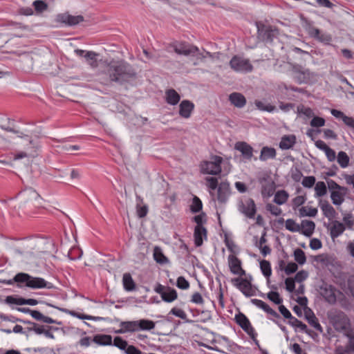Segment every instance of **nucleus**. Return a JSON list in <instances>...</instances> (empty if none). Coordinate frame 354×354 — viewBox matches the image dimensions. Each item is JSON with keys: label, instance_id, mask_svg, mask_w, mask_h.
I'll use <instances>...</instances> for the list:
<instances>
[{"label": "nucleus", "instance_id": "nucleus-22", "mask_svg": "<svg viewBox=\"0 0 354 354\" xmlns=\"http://www.w3.org/2000/svg\"><path fill=\"white\" fill-rule=\"evenodd\" d=\"M251 302L257 306L259 308L263 309L265 312H266L268 314L276 317L279 318V315L272 308H271L268 304L263 301L262 300L258 299H251Z\"/></svg>", "mask_w": 354, "mask_h": 354}, {"label": "nucleus", "instance_id": "nucleus-10", "mask_svg": "<svg viewBox=\"0 0 354 354\" xmlns=\"http://www.w3.org/2000/svg\"><path fill=\"white\" fill-rule=\"evenodd\" d=\"M308 34L311 37H313L319 42L327 45H329L333 39L331 35L322 32L319 29L315 27L309 28Z\"/></svg>", "mask_w": 354, "mask_h": 354}, {"label": "nucleus", "instance_id": "nucleus-8", "mask_svg": "<svg viewBox=\"0 0 354 354\" xmlns=\"http://www.w3.org/2000/svg\"><path fill=\"white\" fill-rule=\"evenodd\" d=\"M154 291L160 295L164 301L167 303L174 301L178 297V294L175 289L170 286H162L160 283L156 285Z\"/></svg>", "mask_w": 354, "mask_h": 354}, {"label": "nucleus", "instance_id": "nucleus-58", "mask_svg": "<svg viewBox=\"0 0 354 354\" xmlns=\"http://www.w3.org/2000/svg\"><path fill=\"white\" fill-rule=\"evenodd\" d=\"M310 124L313 127H322L325 124V120L323 118L315 116L311 120Z\"/></svg>", "mask_w": 354, "mask_h": 354}, {"label": "nucleus", "instance_id": "nucleus-1", "mask_svg": "<svg viewBox=\"0 0 354 354\" xmlns=\"http://www.w3.org/2000/svg\"><path fill=\"white\" fill-rule=\"evenodd\" d=\"M106 74L109 76V79L103 82L104 84L115 82L123 85L137 78V73L134 68L123 60L110 62L107 65Z\"/></svg>", "mask_w": 354, "mask_h": 354}, {"label": "nucleus", "instance_id": "nucleus-25", "mask_svg": "<svg viewBox=\"0 0 354 354\" xmlns=\"http://www.w3.org/2000/svg\"><path fill=\"white\" fill-rule=\"evenodd\" d=\"M165 100L167 104L170 105H176L180 100V95L173 88H170L165 92Z\"/></svg>", "mask_w": 354, "mask_h": 354}, {"label": "nucleus", "instance_id": "nucleus-64", "mask_svg": "<svg viewBox=\"0 0 354 354\" xmlns=\"http://www.w3.org/2000/svg\"><path fill=\"white\" fill-rule=\"evenodd\" d=\"M348 342L346 345L350 353H354V333H348Z\"/></svg>", "mask_w": 354, "mask_h": 354}, {"label": "nucleus", "instance_id": "nucleus-37", "mask_svg": "<svg viewBox=\"0 0 354 354\" xmlns=\"http://www.w3.org/2000/svg\"><path fill=\"white\" fill-rule=\"evenodd\" d=\"M138 322L139 330H150L155 328V322L149 319H140Z\"/></svg>", "mask_w": 354, "mask_h": 354}, {"label": "nucleus", "instance_id": "nucleus-61", "mask_svg": "<svg viewBox=\"0 0 354 354\" xmlns=\"http://www.w3.org/2000/svg\"><path fill=\"white\" fill-rule=\"evenodd\" d=\"M297 269L298 266L297 265V263L290 262L288 263V265L286 266V268H284V271L286 274L289 275L295 272L297 270Z\"/></svg>", "mask_w": 354, "mask_h": 354}, {"label": "nucleus", "instance_id": "nucleus-23", "mask_svg": "<svg viewBox=\"0 0 354 354\" xmlns=\"http://www.w3.org/2000/svg\"><path fill=\"white\" fill-rule=\"evenodd\" d=\"M319 206L323 212V214L324 216L328 218L329 220H331L334 218L336 216V211L333 208V206H331L329 203L326 201H320L319 202Z\"/></svg>", "mask_w": 354, "mask_h": 354}, {"label": "nucleus", "instance_id": "nucleus-40", "mask_svg": "<svg viewBox=\"0 0 354 354\" xmlns=\"http://www.w3.org/2000/svg\"><path fill=\"white\" fill-rule=\"evenodd\" d=\"M97 55H98L93 51H87L84 55V58L91 66H92L93 68H95L98 65L97 61Z\"/></svg>", "mask_w": 354, "mask_h": 354}, {"label": "nucleus", "instance_id": "nucleus-19", "mask_svg": "<svg viewBox=\"0 0 354 354\" xmlns=\"http://www.w3.org/2000/svg\"><path fill=\"white\" fill-rule=\"evenodd\" d=\"M194 243L199 247L203 245V238L207 239V230L203 226H196L194 232Z\"/></svg>", "mask_w": 354, "mask_h": 354}, {"label": "nucleus", "instance_id": "nucleus-29", "mask_svg": "<svg viewBox=\"0 0 354 354\" xmlns=\"http://www.w3.org/2000/svg\"><path fill=\"white\" fill-rule=\"evenodd\" d=\"M276 150L272 147H263L261 149L259 159L261 161H266L268 159H273L276 157Z\"/></svg>", "mask_w": 354, "mask_h": 354}, {"label": "nucleus", "instance_id": "nucleus-34", "mask_svg": "<svg viewBox=\"0 0 354 354\" xmlns=\"http://www.w3.org/2000/svg\"><path fill=\"white\" fill-rule=\"evenodd\" d=\"M235 320L243 330H245L251 326V324L248 317L241 313L236 315Z\"/></svg>", "mask_w": 354, "mask_h": 354}, {"label": "nucleus", "instance_id": "nucleus-56", "mask_svg": "<svg viewBox=\"0 0 354 354\" xmlns=\"http://www.w3.org/2000/svg\"><path fill=\"white\" fill-rule=\"evenodd\" d=\"M176 286L180 289L186 290L189 288V283L184 277H179L177 279Z\"/></svg>", "mask_w": 354, "mask_h": 354}, {"label": "nucleus", "instance_id": "nucleus-4", "mask_svg": "<svg viewBox=\"0 0 354 354\" xmlns=\"http://www.w3.org/2000/svg\"><path fill=\"white\" fill-rule=\"evenodd\" d=\"M222 162L223 158L221 156H214L210 160L201 163V171L205 174L217 175L221 172Z\"/></svg>", "mask_w": 354, "mask_h": 354}, {"label": "nucleus", "instance_id": "nucleus-16", "mask_svg": "<svg viewBox=\"0 0 354 354\" xmlns=\"http://www.w3.org/2000/svg\"><path fill=\"white\" fill-rule=\"evenodd\" d=\"M234 149L240 151L246 160H250L253 156V148L245 142H237L234 145Z\"/></svg>", "mask_w": 354, "mask_h": 354}, {"label": "nucleus", "instance_id": "nucleus-17", "mask_svg": "<svg viewBox=\"0 0 354 354\" xmlns=\"http://www.w3.org/2000/svg\"><path fill=\"white\" fill-rule=\"evenodd\" d=\"M58 19L69 26H75L84 21L82 15L73 16L68 14H62L58 15Z\"/></svg>", "mask_w": 354, "mask_h": 354}, {"label": "nucleus", "instance_id": "nucleus-55", "mask_svg": "<svg viewBox=\"0 0 354 354\" xmlns=\"http://www.w3.org/2000/svg\"><path fill=\"white\" fill-rule=\"evenodd\" d=\"M316 179L315 176H310L304 177L301 184L304 187L311 188L315 183Z\"/></svg>", "mask_w": 354, "mask_h": 354}, {"label": "nucleus", "instance_id": "nucleus-41", "mask_svg": "<svg viewBox=\"0 0 354 354\" xmlns=\"http://www.w3.org/2000/svg\"><path fill=\"white\" fill-rule=\"evenodd\" d=\"M315 196L322 197L327 192V187L324 182L319 181L316 183L315 187Z\"/></svg>", "mask_w": 354, "mask_h": 354}, {"label": "nucleus", "instance_id": "nucleus-48", "mask_svg": "<svg viewBox=\"0 0 354 354\" xmlns=\"http://www.w3.org/2000/svg\"><path fill=\"white\" fill-rule=\"evenodd\" d=\"M286 228L292 232H299L301 230L300 225L291 218L286 221Z\"/></svg>", "mask_w": 354, "mask_h": 354}, {"label": "nucleus", "instance_id": "nucleus-51", "mask_svg": "<svg viewBox=\"0 0 354 354\" xmlns=\"http://www.w3.org/2000/svg\"><path fill=\"white\" fill-rule=\"evenodd\" d=\"M6 302L8 304H16V305H25L26 299L19 297L16 298L13 296H8L6 298Z\"/></svg>", "mask_w": 354, "mask_h": 354}, {"label": "nucleus", "instance_id": "nucleus-45", "mask_svg": "<svg viewBox=\"0 0 354 354\" xmlns=\"http://www.w3.org/2000/svg\"><path fill=\"white\" fill-rule=\"evenodd\" d=\"M169 314L174 315L177 317H179V318L185 320V322L187 323H190L192 322V320H189L187 319V315H186L185 312L180 308H173L170 310Z\"/></svg>", "mask_w": 354, "mask_h": 354}, {"label": "nucleus", "instance_id": "nucleus-53", "mask_svg": "<svg viewBox=\"0 0 354 354\" xmlns=\"http://www.w3.org/2000/svg\"><path fill=\"white\" fill-rule=\"evenodd\" d=\"M32 6L35 8V10L37 12H41L46 10L48 8L47 4L41 0H36L33 2Z\"/></svg>", "mask_w": 354, "mask_h": 354}, {"label": "nucleus", "instance_id": "nucleus-5", "mask_svg": "<svg viewBox=\"0 0 354 354\" xmlns=\"http://www.w3.org/2000/svg\"><path fill=\"white\" fill-rule=\"evenodd\" d=\"M230 68L237 73H250L253 70V66L248 59L240 55H234L230 61Z\"/></svg>", "mask_w": 354, "mask_h": 354}, {"label": "nucleus", "instance_id": "nucleus-2", "mask_svg": "<svg viewBox=\"0 0 354 354\" xmlns=\"http://www.w3.org/2000/svg\"><path fill=\"white\" fill-rule=\"evenodd\" d=\"M13 281L17 283H25L26 286L28 288L37 289V288H53L51 283L45 281L43 278L33 277L27 273L20 272L17 274L12 280H8L7 284H12Z\"/></svg>", "mask_w": 354, "mask_h": 354}, {"label": "nucleus", "instance_id": "nucleus-24", "mask_svg": "<svg viewBox=\"0 0 354 354\" xmlns=\"http://www.w3.org/2000/svg\"><path fill=\"white\" fill-rule=\"evenodd\" d=\"M301 233L307 237L312 236L315 231V223L312 221L303 220L301 223Z\"/></svg>", "mask_w": 354, "mask_h": 354}, {"label": "nucleus", "instance_id": "nucleus-13", "mask_svg": "<svg viewBox=\"0 0 354 354\" xmlns=\"http://www.w3.org/2000/svg\"><path fill=\"white\" fill-rule=\"evenodd\" d=\"M321 295L329 304H333L336 302L335 288L331 285L324 284L320 288Z\"/></svg>", "mask_w": 354, "mask_h": 354}, {"label": "nucleus", "instance_id": "nucleus-42", "mask_svg": "<svg viewBox=\"0 0 354 354\" xmlns=\"http://www.w3.org/2000/svg\"><path fill=\"white\" fill-rule=\"evenodd\" d=\"M254 104L257 108L260 111H267L271 113L275 110V106L270 104H266L264 102L260 100H255Z\"/></svg>", "mask_w": 354, "mask_h": 354}, {"label": "nucleus", "instance_id": "nucleus-12", "mask_svg": "<svg viewBox=\"0 0 354 354\" xmlns=\"http://www.w3.org/2000/svg\"><path fill=\"white\" fill-rule=\"evenodd\" d=\"M231 194L230 183L227 181L221 182L217 189V200L220 203H225Z\"/></svg>", "mask_w": 354, "mask_h": 354}, {"label": "nucleus", "instance_id": "nucleus-63", "mask_svg": "<svg viewBox=\"0 0 354 354\" xmlns=\"http://www.w3.org/2000/svg\"><path fill=\"white\" fill-rule=\"evenodd\" d=\"M136 212L139 218H143L147 214L148 207L147 205L140 206V205H137Z\"/></svg>", "mask_w": 354, "mask_h": 354}, {"label": "nucleus", "instance_id": "nucleus-32", "mask_svg": "<svg viewBox=\"0 0 354 354\" xmlns=\"http://www.w3.org/2000/svg\"><path fill=\"white\" fill-rule=\"evenodd\" d=\"M93 342L102 346L111 345L112 337L109 335H97L94 336Z\"/></svg>", "mask_w": 354, "mask_h": 354}, {"label": "nucleus", "instance_id": "nucleus-20", "mask_svg": "<svg viewBox=\"0 0 354 354\" xmlns=\"http://www.w3.org/2000/svg\"><path fill=\"white\" fill-rule=\"evenodd\" d=\"M345 229L346 227L342 223L338 221H333L330 228V236L331 239H335V238L343 234Z\"/></svg>", "mask_w": 354, "mask_h": 354}, {"label": "nucleus", "instance_id": "nucleus-36", "mask_svg": "<svg viewBox=\"0 0 354 354\" xmlns=\"http://www.w3.org/2000/svg\"><path fill=\"white\" fill-rule=\"evenodd\" d=\"M336 159L342 168H346L349 165L350 158L345 151H339Z\"/></svg>", "mask_w": 354, "mask_h": 354}, {"label": "nucleus", "instance_id": "nucleus-11", "mask_svg": "<svg viewBox=\"0 0 354 354\" xmlns=\"http://www.w3.org/2000/svg\"><path fill=\"white\" fill-rule=\"evenodd\" d=\"M174 50L177 54L183 55L185 56L194 55L196 52L198 51V47L190 45L186 42L174 44Z\"/></svg>", "mask_w": 354, "mask_h": 354}, {"label": "nucleus", "instance_id": "nucleus-44", "mask_svg": "<svg viewBox=\"0 0 354 354\" xmlns=\"http://www.w3.org/2000/svg\"><path fill=\"white\" fill-rule=\"evenodd\" d=\"M260 268L263 274L266 277H270L272 274L271 266L269 261L262 260L260 262Z\"/></svg>", "mask_w": 354, "mask_h": 354}, {"label": "nucleus", "instance_id": "nucleus-15", "mask_svg": "<svg viewBox=\"0 0 354 354\" xmlns=\"http://www.w3.org/2000/svg\"><path fill=\"white\" fill-rule=\"evenodd\" d=\"M194 109V104L188 100H183L179 105V115L185 119L190 118Z\"/></svg>", "mask_w": 354, "mask_h": 354}, {"label": "nucleus", "instance_id": "nucleus-28", "mask_svg": "<svg viewBox=\"0 0 354 354\" xmlns=\"http://www.w3.org/2000/svg\"><path fill=\"white\" fill-rule=\"evenodd\" d=\"M295 81L299 84L306 83L310 78V71L306 70H296L295 71Z\"/></svg>", "mask_w": 354, "mask_h": 354}, {"label": "nucleus", "instance_id": "nucleus-21", "mask_svg": "<svg viewBox=\"0 0 354 354\" xmlns=\"http://www.w3.org/2000/svg\"><path fill=\"white\" fill-rule=\"evenodd\" d=\"M229 100L232 104L237 108H243L246 104V99L240 93H232L229 96Z\"/></svg>", "mask_w": 354, "mask_h": 354}, {"label": "nucleus", "instance_id": "nucleus-7", "mask_svg": "<svg viewBox=\"0 0 354 354\" xmlns=\"http://www.w3.org/2000/svg\"><path fill=\"white\" fill-rule=\"evenodd\" d=\"M232 283L247 297L256 295L254 288L252 287V283L247 279L234 278L232 279Z\"/></svg>", "mask_w": 354, "mask_h": 354}, {"label": "nucleus", "instance_id": "nucleus-30", "mask_svg": "<svg viewBox=\"0 0 354 354\" xmlns=\"http://www.w3.org/2000/svg\"><path fill=\"white\" fill-rule=\"evenodd\" d=\"M346 191L337 190L330 192V198L335 205H340L344 201Z\"/></svg>", "mask_w": 354, "mask_h": 354}, {"label": "nucleus", "instance_id": "nucleus-14", "mask_svg": "<svg viewBox=\"0 0 354 354\" xmlns=\"http://www.w3.org/2000/svg\"><path fill=\"white\" fill-rule=\"evenodd\" d=\"M229 266L230 271L234 274L240 276L244 275L245 272L241 268V261L234 254H230L228 257Z\"/></svg>", "mask_w": 354, "mask_h": 354}, {"label": "nucleus", "instance_id": "nucleus-3", "mask_svg": "<svg viewBox=\"0 0 354 354\" xmlns=\"http://www.w3.org/2000/svg\"><path fill=\"white\" fill-rule=\"evenodd\" d=\"M256 26L258 39L266 44H272L279 35L278 29L272 26L257 21Z\"/></svg>", "mask_w": 354, "mask_h": 354}, {"label": "nucleus", "instance_id": "nucleus-35", "mask_svg": "<svg viewBox=\"0 0 354 354\" xmlns=\"http://www.w3.org/2000/svg\"><path fill=\"white\" fill-rule=\"evenodd\" d=\"M120 326L124 327L126 333H133L139 330L138 320L121 322Z\"/></svg>", "mask_w": 354, "mask_h": 354}, {"label": "nucleus", "instance_id": "nucleus-6", "mask_svg": "<svg viewBox=\"0 0 354 354\" xmlns=\"http://www.w3.org/2000/svg\"><path fill=\"white\" fill-rule=\"evenodd\" d=\"M39 199V194L30 187L22 190L16 196V202L18 203L19 208L27 204L32 203Z\"/></svg>", "mask_w": 354, "mask_h": 354}, {"label": "nucleus", "instance_id": "nucleus-27", "mask_svg": "<svg viewBox=\"0 0 354 354\" xmlns=\"http://www.w3.org/2000/svg\"><path fill=\"white\" fill-rule=\"evenodd\" d=\"M295 142L296 137L295 135L284 136L279 142V147L283 150L289 149L294 146Z\"/></svg>", "mask_w": 354, "mask_h": 354}, {"label": "nucleus", "instance_id": "nucleus-46", "mask_svg": "<svg viewBox=\"0 0 354 354\" xmlns=\"http://www.w3.org/2000/svg\"><path fill=\"white\" fill-rule=\"evenodd\" d=\"M203 207L201 201L197 196H194L192 200V205H190V210L193 213L199 212Z\"/></svg>", "mask_w": 354, "mask_h": 354}, {"label": "nucleus", "instance_id": "nucleus-38", "mask_svg": "<svg viewBox=\"0 0 354 354\" xmlns=\"http://www.w3.org/2000/svg\"><path fill=\"white\" fill-rule=\"evenodd\" d=\"M288 324L295 328H299L301 332L308 333L307 326L295 317L288 320Z\"/></svg>", "mask_w": 354, "mask_h": 354}, {"label": "nucleus", "instance_id": "nucleus-39", "mask_svg": "<svg viewBox=\"0 0 354 354\" xmlns=\"http://www.w3.org/2000/svg\"><path fill=\"white\" fill-rule=\"evenodd\" d=\"M154 260L160 264H164L168 262V259L164 255L162 250L159 247H155L153 250Z\"/></svg>", "mask_w": 354, "mask_h": 354}, {"label": "nucleus", "instance_id": "nucleus-52", "mask_svg": "<svg viewBox=\"0 0 354 354\" xmlns=\"http://www.w3.org/2000/svg\"><path fill=\"white\" fill-rule=\"evenodd\" d=\"M267 297L276 304H281L283 299L281 298L279 292L275 291H270L267 294Z\"/></svg>", "mask_w": 354, "mask_h": 354}, {"label": "nucleus", "instance_id": "nucleus-47", "mask_svg": "<svg viewBox=\"0 0 354 354\" xmlns=\"http://www.w3.org/2000/svg\"><path fill=\"white\" fill-rule=\"evenodd\" d=\"M301 216L315 217L317 214V209L315 207H303L299 209Z\"/></svg>", "mask_w": 354, "mask_h": 354}, {"label": "nucleus", "instance_id": "nucleus-49", "mask_svg": "<svg viewBox=\"0 0 354 354\" xmlns=\"http://www.w3.org/2000/svg\"><path fill=\"white\" fill-rule=\"evenodd\" d=\"M328 188L330 192L337 191V190H343L347 191V188L345 187L340 186L338 185L335 180L332 179H328L326 180Z\"/></svg>", "mask_w": 354, "mask_h": 354}, {"label": "nucleus", "instance_id": "nucleus-43", "mask_svg": "<svg viewBox=\"0 0 354 354\" xmlns=\"http://www.w3.org/2000/svg\"><path fill=\"white\" fill-rule=\"evenodd\" d=\"M294 258L295 260L300 265H303L306 261V257L304 252L300 249L297 248L294 251Z\"/></svg>", "mask_w": 354, "mask_h": 354}, {"label": "nucleus", "instance_id": "nucleus-60", "mask_svg": "<svg viewBox=\"0 0 354 354\" xmlns=\"http://www.w3.org/2000/svg\"><path fill=\"white\" fill-rule=\"evenodd\" d=\"M193 219L196 223V226H203V224L206 222V214L204 212H202L200 214L195 216Z\"/></svg>", "mask_w": 354, "mask_h": 354}, {"label": "nucleus", "instance_id": "nucleus-33", "mask_svg": "<svg viewBox=\"0 0 354 354\" xmlns=\"http://www.w3.org/2000/svg\"><path fill=\"white\" fill-rule=\"evenodd\" d=\"M288 196L289 195L286 191L279 190L274 194L273 202L279 205H283L286 203Z\"/></svg>", "mask_w": 354, "mask_h": 354}, {"label": "nucleus", "instance_id": "nucleus-50", "mask_svg": "<svg viewBox=\"0 0 354 354\" xmlns=\"http://www.w3.org/2000/svg\"><path fill=\"white\" fill-rule=\"evenodd\" d=\"M274 192V187L272 184L266 185L262 187L261 194L263 197H270Z\"/></svg>", "mask_w": 354, "mask_h": 354}, {"label": "nucleus", "instance_id": "nucleus-54", "mask_svg": "<svg viewBox=\"0 0 354 354\" xmlns=\"http://www.w3.org/2000/svg\"><path fill=\"white\" fill-rule=\"evenodd\" d=\"M113 344L120 350H125L128 345L127 342L124 340L121 337H115L113 339Z\"/></svg>", "mask_w": 354, "mask_h": 354}, {"label": "nucleus", "instance_id": "nucleus-59", "mask_svg": "<svg viewBox=\"0 0 354 354\" xmlns=\"http://www.w3.org/2000/svg\"><path fill=\"white\" fill-rule=\"evenodd\" d=\"M206 181L207 183V187L211 189V190H215L216 188H218V180L216 178H214V177H207L206 178Z\"/></svg>", "mask_w": 354, "mask_h": 354}, {"label": "nucleus", "instance_id": "nucleus-18", "mask_svg": "<svg viewBox=\"0 0 354 354\" xmlns=\"http://www.w3.org/2000/svg\"><path fill=\"white\" fill-rule=\"evenodd\" d=\"M304 314L306 320L308 324L315 328L317 330L322 332V327L320 324L318 322L317 318L315 317L313 310L309 308H306L304 309Z\"/></svg>", "mask_w": 354, "mask_h": 354}, {"label": "nucleus", "instance_id": "nucleus-9", "mask_svg": "<svg viewBox=\"0 0 354 354\" xmlns=\"http://www.w3.org/2000/svg\"><path fill=\"white\" fill-rule=\"evenodd\" d=\"M239 210L245 216L250 218L254 217L257 212L256 205L252 198H248L239 205Z\"/></svg>", "mask_w": 354, "mask_h": 354}, {"label": "nucleus", "instance_id": "nucleus-57", "mask_svg": "<svg viewBox=\"0 0 354 354\" xmlns=\"http://www.w3.org/2000/svg\"><path fill=\"white\" fill-rule=\"evenodd\" d=\"M266 209L274 216H279L282 212L281 208L271 203L266 204Z\"/></svg>", "mask_w": 354, "mask_h": 354}, {"label": "nucleus", "instance_id": "nucleus-62", "mask_svg": "<svg viewBox=\"0 0 354 354\" xmlns=\"http://www.w3.org/2000/svg\"><path fill=\"white\" fill-rule=\"evenodd\" d=\"M308 272L305 270H301L299 271L295 276V281L298 283H301L306 280L308 277Z\"/></svg>", "mask_w": 354, "mask_h": 354}, {"label": "nucleus", "instance_id": "nucleus-26", "mask_svg": "<svg viewBox=\"0 0 354 354\" xmlns=\"http://www.w3.org/2000/svg\"><path fill=\"white\" fill-rule=\"evenodd\" d=\"M348 319L344 314L337 316L334 322V327L337 330L342 331L347 328Z\"/></svg>", "mask_w": 354, "mask_h": 354}, {"label": "nucleus", "instance_id": "nucleus-31", "mask_svg": "<svg viewBox=\"0 0 354 354\" xmlns=\"http://www.w3.org/2000/svg\"><path fill=\"white\" fill-rule=\"evenodd\" d=\"M123 286L127 291H133L136 289V283L129 273H124L122 277Z\"/></svg>", "mask_w": 354, "mask_h": 354}]
</instances>
